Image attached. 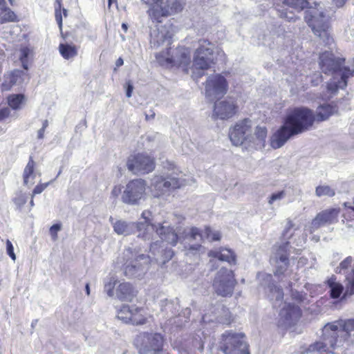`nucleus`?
<instances>
[{"instance_id": "1", "label": "nucleus", "mask_w": 354, "mask_h": 354, "mask_svg": "<svg viewBox=\"0 0 354 354\" xmlns=\"http://www.w3.org/2000/svg\"><path fill=\"white\" fill-rule=\"evenodd\" d=\"M315 121L313 111L306 107L290 109L284 124L272 136L270 145L273 149L281 147L292 136L308 130Z\"/></svg>"}, {"instance_id": "2", "label": "nucleus", "mask_w": 354, "mask_h": 354, "mask_svg": "<svg viewBox=\"0 0 354 354\" xmlns=\"http://www.w3.org/2000/svg\"><path fill=\"white\" fill-rule=\"evenodd\" d=\"M283 5L297 12L307 8L305 20L315 35L319 37L326 45L333 42L330 37L328 18L324 14L322 8L313 0H283Z\"/></svg>"}, {"instance_id": "3", "label": "nucleus", "mask_w": 354, "mask_h": 354, "mask_svg": "<svg viewBox=\"0 0 354 354\" xmlns=\"http://www.w3.org/2000/svg\"><path fill=\"white\" fill-rule=\"evenodd\" d=\"M229 136L235 146L245 145L246 147L260 149L265 147L267 129L265 127H257L252 134V121L244 119L230 129Z\"/></svg>"}, {"instance_id": "4", "label": "nucleus", "mask_w": 354, "mask_h": 354, "mask_svg": "<svg viewBox=\"0 0 354 354\" xmlns=\"http://www.w3.org/2000/svg\"><path fill=\"white\" fill-rule=\"evenodd\" d=\"M319 65L323 73L332 74L333 79L328 84L327 88L331 93H335L339 88L347 86V79L354 75V70L342 67L344 59H335L330 52H324L319 57Z\"/></svg>"}, {"instance_id": "5", "label": "nucleus", "mask_w": 354, "mask_h": 354, "mask_svg": "<svg viewBox=\"0 0 354 354\" xmlns=\"http://www.w3.org/2000/svg\"><path fill=\"white\" fill-rule=\"evenodd\" d=\"M162 164L163 169L167 171L165 173L162 171V175L156 176V197L169 196L172 190L189 184L185 179L176 176L177 174L173 171L174 167L171 162L167 160Z\"/></svg>"}, {"instance_id": "6", "label": "nucleus", "mask_w": 354, "mask_h": 354, "mask_svg": "<svg viewBox=\"0 0 354 354\" xmlns=\"http://www.w3.org/2000/svg\"><path fill=\"white\" fill-rule=\"evenodd\" d=\"M214 44L202 39L198 41L193 60L192 77L198 79L203 75V71L208 69L214 63Z\"/></svg>"}, {"instance_id": "7", "label": "nucleus", "mask_w": 354, "mask_h": 354, "mask_svg": "<svg viewBox=\"0 0 354 354\" xmlns=\"http://www.w3.org/2000/svg\"><path fill=\"white\" fill-rule=\"evenodd\" d=\"M339 328L345 333L346 338L354 340V319L339 320L326 324L323 328V338L328 341L329 346L334 348L341 341L338 340Z\"/></svg>"}, {"instance_id": "8", "label": "nucleus", "mask_w": 354, "mask_h": 354, "mask_svg": "<svg viewBox=\"0 0 354 354\" xmlns=\"http://www.w3.org/2000/svg\"><path fill=\"white\" fill-rule=\"evenodd\" d=\"M219 348L225 354H249L245 335L225 331L222 334Z\"/></svg>"}, {"instance_id": "9", "label": "nucleus", "mask_w": 354, "mask_h": 354, "mask_svg": "<svg viewBox=\"0 0 354 354\" xmlns=\"http://www.w3.org/2000/svg\"><path fill=\"white\" fill-rule=\"evenodd\" d=\"M156 62L166 67H181L184 71L188 72L190 64V53L185 48L180 47L171 52V49L165 54L156 57Z\"/></svg>"}, {"instance_id": "10", "label": "nucleus", "mask_w": 354, "mask_h": 354, "mask_svg": "<svg viewBox=\"0 0 354 354\" xmlns=\"http://www.w3.org/2000/svg\"><path fill=\"white\" fill-rule=\"evenodd\" d=\"M236 284L234 272L231 270L222 268L215 276L213 288L218 295L227 297L232 295Z\"/></svg>"}, {"instance_id": "11", "label": "nucleus", "mask_w": 354, "mask_h": 354, "mask_svg": "<svg viewBox=\"0 0 354 354\" xmlns=\"http://www.w3.org/2000/svg\"><path fill=\"white\" fill-rule=\"evenodd\" d=\"M117 317L125 324L138 326L146 324L151 315L147 308L124 305L118 311Z\"/></svg>"}, {"instance_id": "12", "label": "nucleus", "mask_w": 354, "mask_h": 354, "mask_svg": "<svg viewBox=\"0 0 354 354\" xmlns=\"http://www.w3.org/2000/svg\"><path fill=\"white\" fill-rule=\"evenodd\" d=\"M147 188V183L144 180H131L126 185L122 195V201L129 205H136L141 199L145 198Z\"/></svg>"}, {"instance_id": "13", "label": "nucleus", "mask_w": 354, "mask_h": 354, "mask_svg": "<svg viewBox=\"0 0 354 354\" xmlns=\"http://www.w3.org/2000/svg\"><path fill=\"white\" fill-rule=\"evenodd\" d=\"M228 84L221 74L209 75L205 83V92L209 100L222 97L227 91Z\"/></svg>"}, {"instance_id": "14", "label": "nucleus", "mask_w": 354, "mask_h": 354, "mask_svg": "<svg viewBox=\"0 0 354 354\" xmlns=\"http://www.w3.org/2000/svg\"><path fill=\"white\" fill-rule=\"evenodd\" d=\"M127 165L128 169L136 175L148 174L152 171L155 167L153 159L143 153L130 156L128 158Z\"/></svg>"}, {"instance_id": "15", "label": "nucleus", "mask_w": 354, "mask_h": 354, "mask_svg": "<svg viewBox=\"0 0 354 354\" xmlns=\"http://www.w3.org/2000/svg\"><path fill=\"white\" fill-rule=\"evenodd\" d=\"M289 248V242L288 241L274 246L272 260L274 261L276 265V269L274 271L275 275L279 276L286 271L289 263L288 258L290 252Z\"/></svg>"}, {"instance_id": "16", "label": "nucleus", "mask_w": 354, "mask_h": 354, "mask_svg": "<svg viewBox=\"0 0 354 354\" xmlns=\"http://www.w3.org/2000/svg\"><path fill=\"white\" fill-rule=\"evenodd\" d=\"M184 233L185 239L189 241L185 244V249L187 251L186 254H196L201 252H203V248L201 243H191L192 241H196L197 242H201L203 241V236L201 230L198 227H192L190 228L185 229Z\"/></svg>"}, {"instance_id": "17", "label": "nucleus", "mask_w": 354, "mask_h": 354, "mask_svg": "<svg viewBox=\"0 0 354 354\" xmlns=\"http://www.w3.org/2000/svg\"><path fill=\"white\" fill-rule=\"evenodd\" d=\"M131 257L128 258L124 263V272L126 276L134 277L140 270H142L149 263V258L144 254L136 256L128 250Z\"/></svg>"}, {"instance_id": "18", "label": "nucleus", "mask_w": 354, "mask_h": 354, "mask_svg": "<svg viewBox=\"0 0 354 354\" xmlns=\"http://www.w3.org/2000/svg\"><path fill=\"white\" fill-rule=\"evenodd\" d=\"M339 212L337 209L333 208L325 209L317 214L311 222L310 233L324 225L337 222Z\"/></svg>"}, {"instance_id": "19", "label": "nucleus", "mask_w": 354, "mask_h": 354, "mask_svg": "<svg viewBox=\"0 0 354 354\" xmlns=\"http://www.w3.org/2000/svg\"><path fill=\"white\" fill-rule=\"evenodd\" d=\"M141 217L143 221L132 223L131 227L136 228L138 233V236L147 239L154 230L153 214L151 211L145 210L142 212Z\"/></svg>"}, {"instance_id": "20", "label": "nucleus", "mask_w": 354, "mask_h": 354, "mask_svg": "<svg viewBox=\"0 0 354 354\" xmlns=\"http://www.w3.org/2000/svg\"><path fill=\"white\" fill-rule=\"evenodd\" d=\"M183 8L180 0H156V16L168 17L181 12Z\"/></svg>"}, {"instance_id": "21", "label": "nucleus", "mask_w": 354, "mask_h": 354, "mask_svg": "<svg viewBox=\"0 0 354 354\" xmlns=\"http://www.w3.org/2000/svg\"><path fill=\"white\" fill-rule=\"evenodd\" d=\"M135 344L140 354H155V334L152 333H142L136 339Z\"/></svg>"}, {"instance_id": "22", "label": "nucleus", "mask_w": 354, "mask_h": 354, "mask_svg": "<svg viewBox=\"0 0 354 354\" xmlns=\"http://www.w3.org/2000/svg\"><path fill=\"white\" fill-rule=\"evenodd\" d=\"M300 308L294 304H285L280 310L279 316L281 324L290 326L295 324L301 317Z\"/></svg>"}, {"instance_id": "23", "label": "nucleus", "mask_w": 354, "mask_h": 354, "mask_svg": "<svg viewBox=\"0 0 354 354\" xmlns=\"http://www.w3.org/2000/svg\"><path fill=\"white\" fill-rule=\"evenodd\" d=\"M260 280H264L265 283H263V286H267V288L270 292L268 295L269 298L274 301L273 306L274 307H280L282 304V299L283 297V293L282 289L279 287L274 286V284H271L270 282L272 281V275L270 274H261L259 275Z\"/></svg>"}, {"instance_id": "24", "label": "nucleus", "mask_w": 354, "mask_h": 354, "mask_svg": "<svg viewBox=\"0 0 354 354\" xmlns=\"http://www.w3.org/2000/svg\"><path fill=\"white\" fill-rule=\"evenodd\" d=\"M236 112V106L232 101L223 100L214 104L213 115L225 120L232 117Z\"/></svg>"}, {"instance_id": "25", "label": "nucleus", "mask_w": 354, "mask_h": 354, "mask_svg": "<svg viewBox=\"0 0 354 354\" xmlns=\"http://www.w3.org/2000/svg\"><path fill=\"white\" fill-rule=\"evenodd\" d=\"M166 224L167 223L164 222V225H161L158 229L156 227V233L159 234L163 241L174 246L178 242V236L176 230Z\"/></svg>"}, {"instance_id": "26", "label": "nucleus", "mask_w": 354, "mask_h": 354, "mask_svg": "<svg viewBox=\"0 0 354 354\" xmlns=\"http://www.w3.org/2000/svg\"><path fill=\"white\" fill-rule=\"evenodd\" d=\"M21 75L22 71L19 70H14L5 74L3 82L1 85V90L3 91H10L17 84Z\"/></svg>"}, {"instance_id": "27", "label": "nucleus", "mask_w": 354, "mask_h": 354, "mask_svg": "<svg viewBox=\"0 0 354 354\" xmlns=\"http://www.w3.org/2000/svg\"><path fill=\"white\" fill-rule=\"evenodd\" d=\"M208 256L230 263H235L236 261L234 252L227 248H222L219 250H210L208 253Z\"/></svg>"}, {"instance_id": "28", "label": "nucleus", "mask_w": 354, "mask_h": 354, "mask_svg": "<svg viewBox=\"0 0 354 354\" xmlns=\"http://www.w3.org/2000/svg\"><path fill=\"white\" fill-rule=\"evenodd\" d=\"M337 112V108L336 106L331 104H323L319 106L316 111L315 115V120L322 122L326 120L330 116L335 114Z\"/></svg>"}, {"instance_id": "29", "label": "nucleus", "mask_w": 354, "mask_h": 354, "mask_svg": "<svg viewBox=\"0 0 354 354\" xmlns=\"http://www.w3.org/2000/svg\"><path fill=\"white\" fill-rule=\"evenodd\" d=\"M15 13L8 8L5 0H0V24L17 21Z\"/></svg>"}, {"instance_id": "30", "label": "nucleus", "mask_w": 354, "mask_h": 354, "mask_svg": "<svg viewBox=\"0 0 354 354\" xmlns=\"http://www.w3.org/2000/svg\"><path fill=\"white\" fill-rule=\"evenodd\" d=\"M117 296L122 301H131L134 297L133 290L129 283H122L117 289Z\"/></svg>"}, {"instance_id": "31", "label": "nucleus", "mask_w": 354, "mask_h": 354, "mask_svg": "<svg viewBox=\"0 0 354 354\" xmlns=\"http://www.w3.org/2000/svg\"><path fill=\"white\" fill-rule=\"evenodd\" d=\"M26 100V96L22 93L10 94L7 97L8 104L12 110L20 109Z\"/></svg>"}, {"instance_id": "32", "label": "nucleus", "mask_w": 354, "mask_h": 354, "mask_svg": "<svg viewBox=\"0 0 354 354\" xmlns=\"http://www.w3.org/2000/svg\"><path fill=\"white\" fill-rule=\"evenodd\" d=\"M59 51L62 57L65 59H70L77 55V48L73 44H60Z\"/></svg>"}, {"instance_id": "33", "label": "nucleus", "mask_w": 354, "mask_h": 354, "mask_svg": "<svg viewBox=\"0 0 354 354\" xmlns=\"http://www.w3.org/2000/svg\"><path fill=\"white\" fill-rule=\"evenodd\" d=\"M327 284L330 289V292L332 298H338L344 290L343 286L337 282L334 277H332L327 281Z\"/></svg>"}, {"instance_id": "34", "label": "nucleus", "mask_w": 354, "mask_h": 354, "mask_svg": "<svg viewBox=\"0 0 354 354\" xmlns=\"http://www.w3.org/2000/svg\"><path fill=\"white\" fill-rule=\"evenodd\" d=\"M35 168V162L32 156H30L28 162L23 172V181L24 185H27L28 184L30 178L34 176Z\"/></svg>"}, {"instance_id": "35", "label": "nucleus", "mask_w": 354, "mask_h": 354, "mask_svg": "<svg viewBox=\"0 0 354 354\" xmlns=\"http://www.w3.org/2000/svg\"><path fill=\"white\" fill-rule=\"evenodd\" d=\"M335 194V191L333 188L328 185H320L315 188V195L317 197H333Z\"/></svg>"}, {"instance_id": "36", "label": "nucleus", "mask_w": 354, "mask_h": 354, "mask_svg": "<svg viewBox=\"0 0 354 354\" xmlns=\"http://www.w3.org/2000/svg\"><path fill=\"white\" fill-rule=\"evenodd\" d=\"M346 289L344 293V297L354 294V269L346 275Z\"/></svg>"}, {"instance_id": "37", "label": "nucleus", "mask_w": 354, "mask_h": 354, "mask_svg": "<svg viewBox=\"0 0 354 354\" xmlns=\"http://www.w3.org/2000/svg\"><path fill=\"white\" fill-rule=\"evenodd\" d=\"M113 230L118 234L128 235L131 233L129 225L123 221H117L113 224Z\"/></svg>"}, {"instance_id": "38", "label": "nucleus", "mask_w": 354, "mask_h": 354, "mask_svg": "<svg viewBox=\"0 0 354 354\" xmlns=\"http://www.w3.org/2000/svg\"><path fill=\"white\" fill-rule=\"evenodd\" d=\"M62 1L63 0H55V17L62 35H63V22L62 17Z\"/></svg>"}, {"instance_id": "39", "label": "nucleus", "mask_w": 354, "mask_h": 354, "mask_svg": "<svg viewBox=\"0 0 354 354\" xmlns=\"http://www.w3.org/2000/svg\"><path fill=\"white\" fill-rule=\"evenodd\" d=\"M173 33L174 27L171 24H165L161 30L158 28V36L160 35L164 40L171 38Z\"/></svg>"}, {"instance_id": "40", "label": "nucleus", "mask_w": 354, "mask_h": 354, "mask_svg": "<svg viewBox=\"0 0 354 354\" xmlns=\"http://www.w3.org/2000/svg\"><path fill=\"white\" fill-rule=\"evenodd\" d=\"M28 197L26 194L19 192L17 194L16 196L13 198V202L17 208L21 209L24 205L27 203Z\"/></svg>"}, {"instance_id": "41", "label": "nucleus", "mask_w": 354, "mask_h": 354, "mask_svg": "<svg viewBox=\"0 0 354 354\" xmlns=\"http://www.w3.org/2000/svg\"><path fill=\"white\" fill-rule=\"evenodd\" d=\"M286 6H281V8H278L277 10L279 13V16L281 18L286 19L289 21H295L297 19V17L292 12H288L286 8H284Z\"/></svg>"}, {"instance_id": "42", "label": "nucleus", "mask_w": 354, "mask_h": 354, "mask_svg": "<svg viewBox=\"0 0 354 354\" xmlns=\"http://www.w3.org/2000/svg\"><path fill=\"white\" fill-rule=\"evenodd\" d=\"M204 237H206L211 241H219L221 239V234L218 231L212 232L209 227H205L203 234Z\"/></svg>"}, {"instance_id": "43", "label": "nucleus", "mask_w": 354, "mask_h": 354, "mask_svg": "<svg viewBox=\"0 0 354 354\" xmlns=\"http://www.w3.org/2000/svg\"><path fill=\"white\" fill-rule=\"evenodd\" d=\"M296 230L297 228L295 227V224L290 219L287 220L286 225L282 234L283 237L285 239H289L293 235V232L292 231H295Z\"/></svg>"}, {"instance_id": "44", "label": "nucleus", "mask_w": 354, "mask_h": 354, "mask_svg": "<svg viewBox=\"0 0 354 354\" xmlns=\"http://www.w3.org/2000/svg\"><path fill=\"white\" fill-rule=\"evenodd\" d=\"M286 196V192L282 190L271 194L268 198V203L270 205H274L276 202L280 201L283 199Z\"/></svg>"}, {"instance_id": "45", "label": "nucleus", "mask_w": 354, "mask_h": 354, "mask_svg": "<svg viewBox=\"0 0 354 354\" xmlns=\"http://www.w3.org/2000/svg\"><path fill=\"white\" fill-rule=\"evenodd\" d=\"M353 262L351 257H346L342 262L340 263L339 266L336 268V272L340 273L342 270H346L351 266Z\"/></svg>"}, {"instance_id": "46", "label": "nucleus", "mask_w": 354, "mask_h": 354, "mask_svg": "<svg viewBox=\"0 0 354 354\" xmlns=\"http://www.w3.org/2000/svg\"><path fill=\"white\" fill-rule=\"evenodd\" d=\"M50 185V182L45 183H39L35 186L32 192V197H35V195L41 194L43 191H44L47 187Z\"/></svg>"}, {"instance_id": "47", "label": "nucleus", "mask_w": 354, "mask_h": 354, "mask_svg": "<svg viewBox=\"0 0 354 354\" xmlns=\"http://www.w3.org/2000/svg\"><path fill=\"white\" fill-rule=\"evenodd\" d=\"M145 4L149 6L147 11L149 17L152 19L155 17V0H141Z\"/></svg>"}, {"instance_id": "48", "label": "nucleus", "mask_w": 354, "mask_h": 354, "mask_svg": "<svg viewBox=\"0 0 354 354\" xmlns=\"http://www.w3.org/2000/svg\"><path fill=\"white\" fill-rule=\"evenodd\" d=\"M61 230V224L56 223L53 225L49 230L50 234L52 239L55 241L57 239V232Z\"/></svg>"}, {"instance_id": "49", "label": "nucleus", "mask_w": 354, "mask_h": 354, "mask_svg": "<svg viewBox=\"0 0 354 354\" xmlns=\"http://www.w3.org/2000/svg\"><path fill=\"white\" fill-rule=\"evenodd\" d=\"M6 250L8 254L11 257L12 260L16 259V256L14 252V248L10 241L7 240L6 241Z\"/></svg>"}, {"instance_id": "50", "label": "nucleus", "mask_w": 354, "mask_h": 354, "mask_svg": "<svg viewBox=\"0 0 354 354\" xmlns=\"http://www.w3.org/2000/svg\"><path fill=\"white\" fill-rule=\"evenodd\" d=\"M10 115V111L9 108L4 107L0 109V121L5 120L8 118Z\"/></svg>"}, {"instance_id": "51", "label": "nucleus", "mask_w": 354, "mask_h": 354, "mask_svg": "<svg viewBox=\"0 0 354 354\" xmlns=\"http://www.w3.org/2000/svg\"><path fill=\"white\" fill-rule=\"evenodd\" d=\"M122 193V187L120 185H115L113 187L111 195L113 198H116Z\"/></svg>"}, {"instance_id": "52", "label": "nucleus", "mask_w": 354, "mask_h": 354, "mask_svg": "<svg viewBox=\"0 0 354 354\" xmlns=\"http://www.w3.org/2000/svg\"><path fill=\"white\" fill-rule=\"evenodd\" d=\"M125 88L127 97H130L132 95V92L133 90V86L130 80L126 82Z\"/></svg>"}, {"instance_id": "53", "label": "nucleus", "mask_w": 354, "mask_h": 354, "mask_svg": "<svg viewBox=\"0 0 354 354\" xmlns=\"http://www.w3.org/2000/svg\"><path fill=\"white\" fill-rule=\"evenodd\" d=\"M160 307H161V310L162 311L167 310V309L171 310L173 307V304L171 302L168 301L167 300H165V301H161Z\"/></svg>"}, {"instance_id": "54", "label": "nucleus", "mask_w": 354, "mask_h": 354, "mask_svg": "<svg viewBox=\"0 0 354 354\" xmlns=\"http://www.w3.org/2000/svg\"><path fill=\"white\" fill-rule=\"evenodd\" d=\"M145 120L147 121H149L150 120H152L155 115V113L153 111L152 109H149L147 111V109L145 111Z\"/></svg>"}, {"instance_id": "55", "label": "nucleus", "mask_w": 354, "mask_h": 354, "mask_svg": "<svg viewBox=\"0 0 354 354\" xmlns=\"http://www.w3.org/2000/svg\"><path fill=\"white\" fill-rule=\"evenodd\" d=\"M124 64V60L122 57H119L115 62V67L114 71H116L118 68L122 66Z\"/></svg>"}, {"instance_id": "56", "label": "nucleus", "mask_w": 354, "mask_h": 354, "mask_svg": "<svg viewBox=\"0 0 354 354\" xmlns=\"http://www.w3.org/2000/svg\"><path fill=\"white\" fill-rule=\"evenodd\" d=\"M337 7H342L346 2V0H332Z\"/></svg>"}, {"instance_id": "57", "label": "nucleus", "mask_w": 354, "mask_h": 354, "mask_svg": "<svg viewBox=\"0 0 354 354\" xmlns=\"http://www.w3.org/2000/svg\"><path fill=\"white\" fill-rule=\"evenodd\" d=\"M45 132V127H42L39 131H38V138L42 139L44 138Z\"/></svg>"}, {"instance_id": "58", "label": "nucleus", "mask_w": 354, "mask_h": 354, "mask_svg": "<svg viewBox=\"0 0 354 354\" xmlns=\"http://www.w3.org/2000/svg\"><path fill=\"white\" fill-rule=\"evenodd\" d=\"M109 286H111V284H109ZM107 294L110 297L113 295V287H110V288L107 290Z\"/></svg>"}, {"instance_id": "59", "label": "nucleus", "mask_w": 354, "mask_h": 354, "mask_svg": "<svg viewBox=\"0 0 354 354\" xmlns=\"http://www.w3.org/2000/svg\"><path fill=\"white\" fill-rule=\"evenodd\" d=\"M348 207V210H351L354 213V201L351 205H348L347 203L344 204Z\"/></svg>"}, {"instance_id": "60", "label": "nucleus", "mask_w": 354, "mask_h": 354, "mask_svg": "<svg viewBox=\"0 0 354 354\" xmlns=\"http://www.w3.org/2000/svg\"><path fill=\"white\" fill-rule=\"evenodd\" d=\"M34 197H32V194H31V198L30 201V210L34 207L35 203L33 200Z\"/></svg>"}, {"instance_id": "61", "label": "nucleus", "mask_w": 354, "mask_h": 354, "mask_svg": "<svg viewBox=\"0 0 354 354\" xmlns=\"http://www.w3.org/2000/svg\"><path fill=\"white\" fill-rule=\"evenodd\" d=\"M215 260L214 259H211L210 261H209V263L211 264V267H212V269L214 270V269H216V267L215 266Z\"/></svg>"}, {"instance_id": "62", "label": "nucleus", "mask_w": 354, "mask_h": 354, "mask_svg": "<svg viewBox=\"0 0 354 354\" xmlns=\"http://www.w3.org/2000/svg\"><path fill=\"white\" fill-rule=\"evenodd\" d=\"M113 3L117 4V0H108V7H109V8L111 7L112 3Z\"/></svg>"}, {"instance_id": "63", "label": "nucleus", "mask_w": 354, "mask_h": 354, "mask_svg": "<svg viewBox=\"0 0 354 354\" xmlns=\"http://www.w3.org/2000/svg\"><path fill=\"white\" fill-rule=\"evenodd\" d=\"M122 28L123 29V30L126 32L128 30V26L127 24L125 23H122Z\"/></svg>"}, {"instance_id": "64", "label": "nucleus", "mask_w": 354, "mask_h": 354, "mask_svg": "<svg viewBox=\"0 0 354 354\" xmlns=\"http://www.w3.org/2000/svg\"><path fill=\"white\" fill-rule=\"evenodd\" d=\"M85 289H86V295H90V287H89V284L88 283L86 284Z\"/></svg>"}]
</instances>
